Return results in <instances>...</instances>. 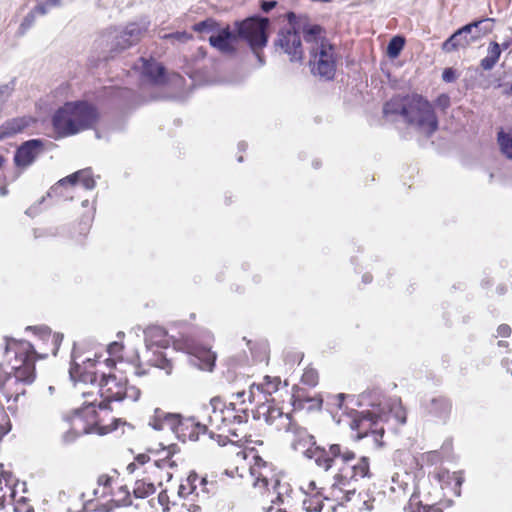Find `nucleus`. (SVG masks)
Listing matches in <instances>:
<instances>
[{
	"label": "nucleus",
	"instance_id": "obj_1",
	"mask_svg": "<svg viewBox=\"0 0 512 512\" xmlns=\"http://www.w3.org/2000/svg\"><path fill=\"white\" fill-rule=\"evenodd\" d=\"M360 411L347 415L350 428L356 432V439L371 438L375 448L384 445L383 424L394 419L396 423H406V412L399 398H387L379 388L368 389L357 397L349 396Z\"/></svg>",
	"mask_w": 512,
	"mask_h": 512
},
{
	"label": "nucleus",
	"instance_id": "obj_2",
	"mask_svg": "<svg viewBox=\"0 0 512 512\" xmlns=\"http://www.w3.org/2000/svg\"><path fill=\"white\" fill-rule=\"evenodd\" d=\"M354 461V453L339 444H331L328 450L322 448V469L328 471L334 466L338 467L325 499L339 503L350 501L358 489L359 480L371 476L367 457Z\"/></svg>",
	"mask_w": 512,
	"mask_h": 512
},
{
	"label": "nucleus",
	"instance_id": "obj_3",
	"mask_svg": "<svg viewBox=\"0 0 512 512\" xmlns=\"http://www.w3.org/2000/svg\"><path fill=\"white\" fill-rule=\"evenodd\" d=\"M287 19L290 27L279 32L276 45L290 56L291 61L300 60L302 58V49L299 33L302 32L304 40L307 43H312L309 59L311 73L313 75H320V48L317 43L320 35V26L312 23L310 17L306 14L296 15L290 12L287 14Z\"/></svg>",
	"mask_w": 512,
	"mask_h": 512
},
{
	"label": "nucleus",
	"instance_id": "obj_4",
	"mask_svg": "<svg viewBox=\"0 0 512 512\" xmlns=\"http://www.w3.org/2000/svg\"><path fill=\"white\" fill-rule=\"evenodd\" d=\"M383 113L386 116L400 115L407 125L427 137H431L439 126L432 104L419 94L392 98L385 103Z\"/></svg>",
	"mask_w": 512,
	"mask_h": 512
},
{
	"label": "nucleus",
	"instance_id": "obj_5",
	"mask_svg": "<svg viewBox=\"0 0 512 512\" xmlns=\"http://www.w3.org/2000/svg\"><path fill=\"white\" fill-rule=\"evenodd\" d=\"M96 108L83 101L69 102L53 116V126L60 136H69L89 129L98 120Z\"/></svg>",
	"mask_w": 512,
	"mask_h": 512
},
{
	"label": "nucleus",
	"instance_id": "obj_6",
	"mask_svg": "<svg viewBox=\"0 0 512 512\" xmlns=\"http://www.w3.org/2000/svg\"><path fill=\"white\" fill-rule=\"evenodd\" d=\"M15 350L16 363L12 366L13 375L5 373L0 366V384L11 387L13 384H31L35 378L34 347L27 341L11 340L6 343V351Z\"/></svg>",
	"mask_w": 512,
	"mask_h": 512
},
{
	"label": "nucleus",
	"instance_id": "obj_7",
	"mask_svg": "<svg viewBox=\"0 0 512 512\" xmlns=\"http://www.w3.org/2000/svg\"><path fill=\"white\" fill-rule=\"evenodd\" d=\"M267 422L275 425L278 430L293 431L295 439L292 441V448L300 451L308 459L314 458L315 463L320 465V446L317 444L315 436L309 434L305 429L296 428L289 414H284L278 408H271L268 411Z\"/></svg>",
	"mask_w": 512,
	"mask_h": 512
},
{
	"label": "nucleus",
	"instance_id": "obj_8",
	"mask_svg": "<svg viewBox=\"0 0 512 512\" xmlns=\"http://www.w3.org/2000/svg\"><path fill=\"white\" fill-rule=\"evenodd\" d=\"M96 388V394L101 398L99 402L95 396L94 390L83 392L85 401L90 402L96 400L95 405L90 406L91 410H95L96 406L100 409H108L111 402L121 401L126 397V379L118 377L115 374H102L101 380Z\"/></svg>",
	"mask_w": 512,
	"mask_h": 512
},
{
	"label": "nucleus",
	"instance_id": "obj_9",
	"mask_svg": "<svg viewBox=\"0 0 512 512\" xmlns=\"http://www.w3.org/2000/svg\"><path fill=\"white\" fill-rule=\"evenodd\" d=\"M235 26L240 39L248 42L259 64L263 65L264 60L259 50L265 47L268 41L269 19L253 16L242 21H236Z\"/></svg>",
	"mask_w": 512,
	"mask_h": 512
},
{
	"label": "nucleus",
	"instance_id": "obj_10",
	"mask_svg": "<svg viewBox=\"0 0 512 512\" xmlns=\"http://www.w3.org/2000/svg\"><path fill=\"white\" fill-rule=\"evenodd\" d=\"M491 21L492 19L487 18L464 25L443 42L442 50L450 53L468 47L491 30Z\"/></svg>",
	"mask_w": 512,
	"mask_h": 512
},
{
	"label": "nucleus",
	"instance_id": "obj_11",
	"mask_svg": "<svg viewBox=\"0 0 512 512\" xmlns=\"http://www.w3.org/2000/svg\"><path fill=\"white\" fill-rule=\"evenodd\" d=\"M148 25L130 23L123 30H113L103 36L102 42L110 45L111 52H120L136 44L147 31Z\"/></svg>",
	"mask_w": 512,
	"mask_h": 512
},
{
	"label": "nucleus",
	"instance_id": "obj_12",
	"mask_svg": "<svg viewBox=\"0 0 512 512\" xmlns=\"http://www.w3.org/2000/svg\"><path fill=\"white\" fill-rule=\"evenodd\" d=\"M96 400L84 401L85 407L76 410L72 418L71 429L63 435L65 443L73 442L78 436L92 433L96 424V411L90 406L95 405Z\"/></svg>",
	"mask_w": 512,
	"mask_h": 512
},
{
	"label": "nucleus",
	"instance_id": "obj_13",
	"mask_svg": "<svg viewBox=\"0 0 512 512\" xmlns=\"http://www.w3.org/2000/svg\"><path fill=\"white\" fill-rule=\"evenodd\" d=\"M159 417L164 423V429H170L178 438L185 437V430L191 428L192 430L188 435L189 439L197 440L199 434L205 433L207 429L205 425L195 423L191 418H183L180 414L159 411L158 418Z\"/></svg>",
	"mask_w": 512,
	"mask_h": 512
},
{
	"label": "nucleus",
	"instance_id": "obj_14",
	"mask_svg": "<svg viewBox=\"0 0 512 512\" xmlns=\"http://www.w3.org/2000/svg\"><path fill=\"white\" fill-rule=\"evenodd\" d=\"M198 481V475L195 472L189 474L184 483H181L178 489V495L183 499H199L200 501L209 498V489L207 488L208 481L202 478Z\"/></svg>",
	"mask_w": 512,
	"mask_h": 512
},
{
	"label": "nucleus",
	"instance_id": "obj_15",
	"mask_svg": "<svg viewBox=\"0 0 512 512\" xmlns=\"http://www.w3.org/2000/svg\"><path fill=\"white\" fill-rule=\"evenodd\" d=\"M44 151L43 141L32 139L24 142L15 152L14 163L17 167L25 169Z\"/></svg>",
	"mask_w": 512,
	"mask_h": 512
},
{
	"label": "nucleus",
	"instance_id": "obj_16",
	"mask_svg": "<svg viewBox=\"0 0 512 512\" xmlns=\"http://www.w3.org/2000/svg\"><path fill=\"white\" fill-rule=\"evenodd\" d=\"M238 38L240 37L238 36L236 26L234 25V31H232L229 26H226L220 28L216 35H211L209 37V43L221 53L230 55L236 51L234 42Z\"/></svg>",
	"mask_w": 512,
	"mask_h": 512
},
{
	"label": "nucleus",
	"instance_id": "obj_17",
	"mask_svg": "<svg viewBox=\"0 0 512 512\" xmlns=\"http://www.w3.org/2000/svg\"><path fill=\"white\" fill-rule=\"evenodd\" d=\"M95 366V361L91 358L78 361V357L73 355V363L69 370V374L72 380L80 381L83 383H91L92 385L96 381V372L91 369Z\"/></svg>",
	"mask_w": 512,
	"mask_h": 512
},
{
	"label": "nucleus",
	"instance_id": "obj_18",
	"mask_svg": "<svg viewBox=\"0 0 512 512\" xmlns=\"http://www.w3.org/2000/svg\"><path fill=\"white\" fill-rule=\"evenodd\" d=\"M220 403V401L216 398L211 400V406L213 407V415L210 416V423L215 424L217 427H219L218 423H228V424H242L246 422L247 415L244 414H235L234 413V404H230V406L226 407L223 410L217 411V404Z\"/></svg>",
	"mask_w": 512,
	"mask_h": 512
},
{
	"label": "nucleus",
	"instance_id": "obj_19",
	"mask_svg": "<svg viewBox=\"0 0 512 512\" xmlns=\"http://www.w3.org/2000/svg\"><path fill=\"white\" fill-rule=\"evenodd\" d=\"M425 410L433 419L446 423L451 414L452 403L450 399L445 396L433 397L426 403Z\"/></svg>",
	"mask_w": 512,
	"mask_h": 512
},
{
	"label": "nucleus",
	"instance_id": "obj_20",
	"mask_svg": "<svg viewBox=\"0 0 512 512\" xmlns=\"http://www.w3.org/2000/svg\"><path fill=\"white\" fill-rule=\"evenodd\" d=\"M338 56L334 45L322 37V78L332 80L335 76Z\"/></svg>",
	"mask_w": 512,
	"mask_h": 512
},
{
	"label": "nucleus",
	"instance_id": "obj_21",
	"mask_svg": "<svg viewBox=\"0 0 512 512\" xmlns=\"http://www.w3.org/2000/svg\"><path fill=\"white\" fill-rule=\"evenodd\" d=\"M301 490L308 496L303 500V508L307 512L320 511V491L313 480L303 483Z\"/></svg>",
	"mask_w": 512,
	"mask_h": 512
},
{
	"label": "nucleus",
	"instance_id": "obj_22",
	"mask_svg": "<svg viewBox=\"0 0 512 512\" xmlns=\"http://www.w3.org/2000/svg\"><path fill=\"white\" fill-rule=\"evenodd\" d=\"M78 182H80L86 190H92L95 188V185H96L95 180L92 177V173H91L90 169L79 170V171L59 180L57 185L64 186L66 184H71L72 186H74Z\"/></svg>",
	"mask_w": 512,
	"mask_h": 512
},
{
	"label": "nucleus",
	"instance_id": "obj_23",
	"mask_svg": "<svg viewBox=\"0 0 512 512\" xmlns=\"http://www.w3.org/2000/svg\"><path fill=\"white\" fill-rule=\"evenodd\" d=\"M142 74L153 84H161L165 81L164 67L156 61L140 59Z\"/></svg>",
	"mask_w": 512,
	"mask_h": 512
},
{
	"label": "nucleus",
	"instance_id": "obj_24",
	"mask_svg": "<svg viewBox=\"0 0 512 512\" xmlns=\"http://www.w3.org/2000/svg\"><path fill=\"white\" fill-rule=\"evenodd\" d=\"M346 395L343 393H339L337 395H327L326 397V413L329 415L331 420L335 423L340 424L342 422L343 412L339 413V411L343 408V401Z\"/></svg>",
	"mask_w": 512,
	"mask_h": 512
},
{
	"label": "nucleus",
	"instance_id": "obj_25",
	"mask_svg": "<svg viewBox=\"0 0 512 512\" xmlns=\"http://www.w3.org/2000/svg\"><path fill=\"white\" fill-rule=\"evenodd\" d=\"M29 124L30 119L26 117L7 120L0 126V141L23 131Z\"/></svg>",
	"mask_w": 512,
	"mask_h": 512
},
{
	"label": "nucleus",
	"instance_id": "obj_26",
	"mask_svg": "<svg viewBox=\"0 0 512 512\" xmlns=\"http://www.w3.org/2000/svg\"><path fill=\"white\" fill-rule=\"evenodd\" d=\"M145 343L148 349H152L154 346L166 348L169 344V340L164 329L151 327L145 331Z\"/></svg>",
	"mask_w": 512,
	"mask_h": 512
},
{
	"label": "nucleus",
	"instance_id": "obj_27",
	"mask_svg": "<svg viewBox=\"0 0 512 512\" xmlns=\"http://www.w3.org/2000/svg\"><path fill=\"white\" fill-rule=\"evenodd\" d=\"M118 479L116 471L112 474H101L97 479L98 488L94 490V495L98 498H106L114 495L112 484Z\"/></svg>",
	"mask_w": 512,
	"mask_h": 512
},
{
	"label": "nucleus",
	"instance_id": "obj_28",
	"mask_svg": "<svg viewBox=\"0 0 512 512\" xmlns=\"http://www.w3.org/2000/svg\"><path fill=\"white\" fill-rule=\"evenodd\" d=\"M216 355L214 352L202 349L199 350L190 361L193 365L198 366L201 370L212 371L215 365Z\"/></svg>",
	"mask_w": 512,
	"mask_h": 512
},
{
	"label": "nucleus",
	"instance_id": "obj_29",
	"mask_svg": "<svg viewBox=\"0 0 512 512\" xmlns=\"http://www.w3.org/2000/svg\"><path fill=\"white\" fill-rule=\"evenodd\" d=\"M433 508L429 505H423L420 496L416 491L411 494L407 505L404 507L405 512H430ZM435 512L439 509H434Z\"/></svg>",
	"mask_w": 512,
	"mask_h": 512
},
{
	"label": "nucleus",
	"instance_id": "obj_30",
	"mask_svg": "<svg viewBox=\"0 0 512 512\" xmlns=\"http://www.w3.org/2000/svg\"><path fill=\"white\" fill-rule=\"evenodd\" d=\"M497 140L500 146L501 152L508 158L512 160V130L505 132L504 130H500L497 133Z\"/></svg>",
	"mask_w": 512,
	"mask_h": 512
},
{
	"label": "nucleus",
	"instance_id": "obj_31",
	"mask_svg": "<svg viewBox=\"0 0 512 512\" xmlns=\"http://www.w3.org/2000/svg\"><path fill=\"white\" fill-rule=\"evenodd\" d=\"M155 492V485L145 479H139L134 484L133 494L136 498H146Z\"/></svg>",
	"mask_w": 512,
	"mask_h": 512
},
{
	"label": "nucleus",
	"instance_id": "obj_32",
	"mask_svg": "<svg viewBox=\"0 0 512 512\" xmlns=\"http://www.w3.org/2000/svg\"><path fill=\"white\" fill-rule=\"evenodd\" d=\"M405 45V39L404 37L400 35L393 36L390 41L388 42L386 53L389 58L395 59L397 58L401 51L403 50Z\"/></svg>",
	"mask_w": 512,
	"mask_h": 512
},
{
	"label": "nucleus",
	"instance_id": "obj_33",
	"mask_svg": "<svg viewBox=\"0 0 512 512\" xmlns=\"http://www.w3.org/2000/svg\"><path fill=\"white\" fill-rule=\"evenodd\" d=\"M294 406L295 409L305 410L307 412L318 411L320 410V398L298 399L295 401Z\"/></svg>",
	"mask_w": 512,
	"mask_h": 512
},
{
	"label": "nucleus",
	"instance_id": "obj_34",
	"mask_svg": "<svg viewBox=\"0 0 512 512\" xmlns=\"http://www.w3.org/2000/svg\"><path fill=\"white\" fill-rule=\"evenodd\" d=\"M219 29V24L212 18H208L193 25V30L199 33L217 32Z\"/></svg>",
	"mask_w": 512,
	"mask_h": 512
},
{
	"label": "nucleus",
	"instance_id": "obj_35",
	"mask_svg": "<svg viewBox=\"0 0 512 512\" xmlns=\"http://www.w3.org/2000/svg\"><path fill=\"white\" fill-rule=\"evenodd\" d=\"M113 496H118V498L114 499L118 506H129L132 504L130 492L126 486H120Z\"/></svg>",
	"mask_w": 512,
	"mask_h": 512
},
{
	"label": "nucleus",
	"instance_id": "obj_36",
	"mask_svg": "<svg viewBox=\"0 0 512 512\" xmlns=\"http://www.w3.org/2000/svg\"><path fill=\"white\" fill-rule=\"evenodd\" d=\"M15 87V81L11 80L9 83L2 85L0 87V103L1 108H3L4 103L7 101V99L11 96L12 92L14 91Z\"/></svg>",
	"mask_w": 512,
	"mask_h": 512
},
{
	"label": "nucleus",
	"instance_id": "obj_37",
	"mask_svg": "<svg viewBox=\"0 0 512 512\" xmlns=\"http://www.w3.org/2000/svg\"><path fill=\"white\" fill-rule=\"evenodd\" d=\"M204 501L205 500L200 501L199 499H197V502H194V499H186L183 502L182 507L186 509L187 512H201V503H203Z\"/></svg>",
	"mask_w": 512,
	"mask_h": 512
},
{
	"label": "nucleus",
	"instance_id": "obj_38",
	"mask_svg": "<svg viewBox=\"0 0 512 512\" xmlns=\"http://www.w3.org/2000/svg\"><path fill=\"white\" fill-rule=\"evenodd\" d=\"M500 55H501V49H500L499 44L495 41L491 42L488 47L487 56L491 60H494L497 63L500 58Z\"/></svg>",
	"mask_w": 512,
	"mask_h": 512
},
{
	"label": "nucleus",
	"instance_id": "obj_39",
	"mask_svg": "<svg viewBox=\"0 0 512 512\" xmlns=\"http://www.w3.org/2000/svg\"><path fill=\"white\" fill-rule=\"evenodd\" d=\"M154 365L166 370L167 374L171 373L172 365L170 360L167 359L166 355H159L157 356V359H155Z\"/></svg>",
	"mask_w": 512,
	"mask_h": 512
},
{
	"label": "nucleus",
	"instance_id": "obj_40",
	"mask_svg": "<svg viewBox=\"0 0 512 512\" xmlns=\"http://www.w3.org/2000/svg\"><path fill=\"white\" fill-rule=\"evenodd\" d=\"M163 38L164 39H175L180 42H187L188 40L192 39V35L185 31H182V32L166 34L163 36Z\"/></svg>",
	"mask_w": 512,
	"mask_h": 512
},
{
	"label": "nucleus",
	"instance_id": "obj_41",
	"mask_svg": "<svg viewBox=\"0 0 512 512\" xmlns=\"http://www.w3.org/2000/svg\"><path fill=\"white\" fill-rule=\"evenodd\" d=\"M162 411L161 409L157 408L154 412L153 418L150 420L149 424L155 429V430H163L164 429V423L162 419L158 418V412Z\"/></svg>",
	"mask_w": 512,
	"mask_h": 512
},
{
	"label": "nucleus",
	"instance_id": "obj_42",
	"mask_svg": "<svg viewBox=\"0 0 512 512\" xmlns=\"http://www.w3.org/2000/svg\"><path fill=\"white\" fill-rule=\"evenodd\" d=\"M456 78V71L453 68L449 67L443 70L442 79L444 82L452 83L456 80Z\"/></svg>",
	"mask_w": 512,
	"mask_h": 512
},
{
	"label": "nucleus",
	"instance_id": "obj_43",
	"mask_svg": "<svg viewBox=\"0 0 512 512\" xmlns=\"http://www.w3.org/2000/svg\"><path fill=\"white\" fill-rule=\"evenodd\" d=\"M276 5H277V1H275V0H267V1L262 0L260 3L261 9L266 13L271 11L273 8H275Z\"/></svg>",
	"mask_w": 512,
	"mask_h": 512
},
{
	"label": "nucleus",
	"instance_id": "obj_44",
	"mask_svg": "<svg viewBox=\"0 0 512 512\" xmlns=\"http://www.w3.org/2000/svg\"><path fill=\"white\" fill-rule=\"evenodd\" d=\"M496 65V62L494 60H491L488 56L484 57L481 62L480 66L483 70L489 71Z\"/></svg>",
	"mask_w": 512,
	"mask_h": 512
},
{
	"label": "nucleus",
	"instance_id": "obj_45",
	"mask_svg": "<svg viewBox=\"0 0 512 512\" xmlns=\"http://www.w3.org/2000/svg\"><path fill=\"white\" fill-rule=\"evenodd\" d=\"M511 334V328L507 324H501L497 329V335L500 337H509Z\"/></svg>",
	"mask_w": 512,
	"mask_h": 512
},
{
	"label": "nucleus",
	"instance_id": "obj_46",
	"mask_svg": "<svg viewBox=\"0 0 512 512\" xmlns=\"http://www.w3.org/2000/svg\"><path fill=\"white\" fill-rule=\"evenodd\" d=\"M7 415L3 411V409L0 407V440L2 437L7 433L6 428L3 426V423L6 421Z\"/></svg>",
	"mask_w": 512,
	"mask_h": 512
},
{
	"label": "nucleus",
	"instance_id": "obj_47",
	"mask_svg": "<svg viewBox=\"0 0 512 512\" xmlns=\"http://www.w3.org/2000/svg\"><path fill=\"white\" fill-rule=\"evenodd\" d=\"M437 102L440 106H442L443 109H445L446 107L449 106V97L446 95V94H441L438 98H437Z\"/></svg>",
	"mask_w": 512,
	"mask_h": 512
},
{
	"label": "nucleus",
	"instance_id": "obj_48",
	"mask_svg": "<svg viewBox=\"0 0 512 512\" xmlns=\"http://www.w3.org/2000/svg\"><path fill=\"white\" fill-rule=\"evenodd\" d=\"M302 380L304 383H307V384H311V385L316 384V381L314 380V375L309 371H306L304 373Z\"/></svg>",
	"mask_w": 512,
	"mask_h": 512
},
{
	"label": "nucleus",
	"instance_id": "obj_49",
	"mask_svg": "<svg viewBox=\"0 0 512 512\" xmlns=\"http://www.w3.org/2000/svg\"><path fill=\"white\" fill-rule=\"evenodd\" d=\"M260 483H262L263 487H268L269 480L266 477L260 475V476L257 477V479L255 481V486H258Z\"/></svg>",
	"mask_w": 512,
	"mask_h": 512
},
{
	"label": "nucleus",
	"instance_id": "obj_50",
	"mask_svg": "<svg viewBox=\"0 0 512 512\" xmlns=\"http://www.w3.org/2000/svg\"><path fill=\"white\" fill-rule=\"evenodd\" d=\"M32 22H33V15H28L24 19L23 23L21 24V28L26 29V28L30 27L32 25Z\"/></svg>",
	"mask_w": 512,
	"mask_h": 512
},
{
	"label": "nucleus",
	"instance_id": "obj_51",
	"mask_svg": "<svg viewBox=\"0 0 512 512\" xmlns=\"http://www.w3.org/2000/svg\"><path fill=\"white\" fill-rule=\"evenodd\" d=\"M150 460V457L146 454H139L137 457H136V461L139 463V464H145L147 463L148 461Z\"/></svg>",
	"mask_w": 512,
	"mask_h": 512
},
{
	"label": "nucleus",
	"instance_id": "obj_52",
	"mask_svg": "<svg viewBox=\"0 0 512 512\" xmlns=\"http://www.w3.org/2000/svg\"><path fill=\"white\" fill-rule=\"evenodd\" d=\"M48 4H46V2L44 4H41V5H38L36 7V11L39 12L40 14L44 15L47 13V8H48Z\"/></svg>",
	"mask_w": 512,
	"mask_h": 512
},
{
	"label": "nucleus",
	"instance_id": "obj_53",
	"mask_svg": "<svg viewBox=\"0 0 512 512\" xmlns=\"http://www.w3.org/2000/svg\"><path fill=\"white\" fill-rule=\"evenodd\" d=\"M454 479H455L456 485L460 487L463 483V477L461 476V472H455Z\"/></svg>",
	"mask_w": 512,
	"mask_h": 512
},
{
	"label": "nucleus",
	"instance_id": "obj_54",
	"mask_svg": "<svg viewBox=\"0 0 512 512\" xmlns=\"http://www.w3.org/2000/svg\"><path fill=\"white\" fill-rule=\"evenodd\" d=\"M257 389L258 390L261 389L263 392L268 393V394H271V392H272V390L270 389V383H267L266 387H264V385H257Z\"/></svg>",
	"mask_w": 512,
	"mask_h": 512
},
{
	"label": "nucleus",
	"instance_id": "obj_55",
	"mask_svg": "<svg viewBox=\"0 0 512 512\" xmlns=\"http://www.w3.org/2000/svg\"><path fill=\"white\" fill-rule=\"evenodd\" d=\"M167 496L165 495V493L161 492L158 496V501L161 505H166V503L168 502V499H166Z\"/></svg>",
	"mask_w": 512,
	"mask_h": 512
},
{
	"label": "nucleus",
	"instance_id": "obj_56",
	"mask_svg": "<svg viewBox=\"0 0 512 512\" xmlns=\"http://www.w3.org/2000/svg\"><path fill=\"white\" fill-rule=\"evenodd\" d=\"M362 281L365 283V284H368L372 281V276L370 274H364L363 277H362Z\"/></svg>",
	"mask_w": 512,
	"mask_h": 512
},
{
	"label": "nucleus",
	"instance_id": "obj_57",
	"mask_svg": "<svg viewBox=\"0 0 512 512\" xmlns=\"http://www.w3.org/2000/svg\"><path fill=\"white\" fill-rule=\"evenodd\" d=\"M60 1H61V0H47V1H46V4H48V6H49V7H50V6H57V5H59V4H60Z\"/></svg>",
	"mask_w": 512,
	"mask_h": 512
},
{
	"label": "nucleus",
	"instance_id": "obj_58",
	"mask_svg": "<svg viewBox=\"0 0 512 512\" xmlns=\"http://www.w3.org/2000/svg\"><path fill=\"white\" fill-rule=\"evenodd\" d=\"M135 467H136V464L135 463H130L128 466H127V470L132 473L134 470H135Z\"/></svg>",
	"mask_w": 512,
	"mask_h": 512
},
{
	"label": "nucleus",
	"instance_id": "obj_59",
	"mask_svg": "<svg viewBox=\"0 0 512 512\" xmlns=\"http://www.w3.org/2000/svg\"><path fill=\"white\" fill-rule=\"evenodd\" d=\"M506 289L504 286H498L497 287V292L499 295H503L505 293Z\"/></svg>",
	"mask_w": 512,
	"mask_h": 512
},
{
	"label": "nucleus",
	"instance_id": "obj_60",
	"mask_svg": "<svg viewBox=\"0 0 512 512\" xmlns=\"http://www.w3.org/2000/svg\"><path fill=\"white\" fill-rule=\"evenodd\" d=\"M271 481L273 482V488L276 489L279 485H280V480L278 478L276 479H271Z\"/></svg>",
	"mask_w": 512,
	"mask_h": 512
},
{
	"label": "nucleus",
	"instance_id": "obj_61",
	"mask_svg": "<svg viewBox=\"0 0 512 512\" xmlns=\"http://www.w3.org/2000/svg\"><path fill=\"white\" fill-rule=\"evenodd\" d=\"M498 346L499 347H508V342L506 341H498Z\"/></svg>",
	"mask_w": 512,
	"mask_h": 512
},
{
	"label": "nucleus",
	"instance_id": "obj_62",
	"mask_svg": "<svg viewBox=\"0 0 512 512\" xmlns=\"http://www.w3.org/2000/svg\"><path fill=\"white\" fill-rule=\"evenodd\" d=\"M399 487L403 489L404 493H406V490L409 488L407 483L404 485H399Z\"/></svg>",
	"mask_w": 512,
	"mask_h": 512
},
{
	"label": "nucleus",
	"instance_id": "obj_63",
	"mask_svg": "<svg viewBox=\"0 0 512 512\" xmlns=\"http://www.w3.org/2000/svg\"><path fill=\"white\" fill-rule=\"evenodd\" d=\"M205 54H206V53H205L204 49H203V48H199V55H200L201 57H204V56H205Z\"/></svg>",
	"mask_w": 512,
	"mask_h": 512
},
{
	"label": "nucleus",
	"instance_id": "obj_64",
	"mask_svg": "<svg viewBox=\"0 0 512 512\" xmlns=\"http://www.w3.org/2000/svg\"><path fill=\"white\" fill-rule=\"evenodd\" d=\"M269 512H286V511H282L280 509H277V510L273 511V509H270Z\"/></svg>",
	"mask_w": 512,
	"mask_h": 512
}]
</instances>
